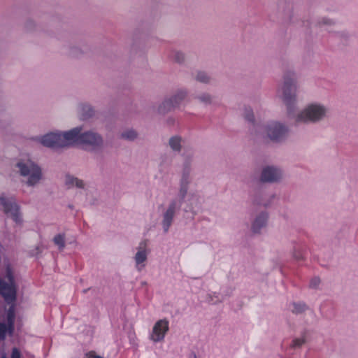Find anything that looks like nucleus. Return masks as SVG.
Here are the masks:
<instances>
[{"label":"nucleus","mask_w":358,"mask_h":358,"mask_svg":"<svg viewBox=\"0 0 358 358\" xmlns=\"http://www.w3.org/2000/svg\"><path fill=\"white\" fill-rule=\"evenodd\" d=\"M297 76L294 71L287 70L282 76L279 92L282 101L287 107L289 113H293L297 101Z\"/></svg>","instance_id":"1"},{"label":"nucleus","mask_w":358,"mask_h":358,"mask_svg":"<svg viewBox=\"0 0 358 358\" xmlns=\"http://www.w3.org/2000/svg\"><path fill=\"white\" fill-rule=\"evenodd\" d=\"M18 172L27 177V184L29 186L36 185L41 179L42 173L39 166L31 161H20L17 164Z\"/></svg>","instance_id":"2"},{"label":"nucleus","mask_w":358,"mask_h":358,"mask_svg":"<svg viewBox=\"0 0 358 358\" xmlns=\"http://www.w3.org/2000/svg\"><path fill=\"white\" fill-rule=\"evenodd\" d=\"M327 108L320 104H310L301 111L296 117V122H316L326 115Z\"/></svg>","instance_id":"3"},{"label":"nucleus","mask_w":358,"mask_h":358,"mask_svg":"<svg viewBox=\"0 0 358 358\" xmlns=\"http://www.w3.org/2000/svg\"><path fill=\"white\" fill-rule=\"evenodd\" d=\"M6 277L9 283H6L0 279V294L6 301L12 302L15 300L17 288L14 281L13 270L10 266L6 267Z\"/></svg>","instance_id":"4"},{"label":"nucleus","mask_w":358,"mask_h":358,"mask_svg":"<svg viewBox=\"0 0 358 358\" xmlns=\"http://www.w3.org/2000/svg\"><path fill=\"white\" fill-rule=\"evenodd\" d=\"M263 129L268 138L273 141H280L285 138L289 132L288 127L277 121H272L263 127Z\"/></svg>","instance_id":"5"},{"label":"nucleus","mask_w":358,"mask_h":358,"mask_svg":"<svg viewBox=\"0 0 358 358\" xmlns=\"http://www.w3.org/2000/svg\"><path fill=\"white\" fill-rule=\"evenodd\" d=\"M81 144L88 146L94 151H100L105 147L103 137L99 133L89 130L82 132Z\"/></svg>","instance_id":"6"},{"label":"nucleus","mask_w":358,"mask_h":358,"mask_svg":"<svg viewBox=\"0 0 358 358\" xmlns=\"http://www.w3.org/2000/svg\"><path fill=\"white\" fill-rule=\"evenodd\" d=\"M0 203L3 206L4 213L8 217H10L17 224L22 222V216L20 210V206L13 197H0Z\"/></svg>","instance_id":"7"},{"label":"nucleus","mask_w":358,"mask_h":358,"mask_svg":"<svg viewBox=\"0 0 358 358\" xmlns=\"http://www.w3.org/2000/svg\"><path fill=\"white\" fill-rule=\"evenodd\" d=\"M61 134L63 148L69 147L76 143H81V127H75L69 131L62 132Z\"/></svg>","instance_id":"8"},{"label":"nucleus","mask_w":358,"mask_h":358,"mask_svg":"<svg viewBox=\"0 0 358 358\" xmlns=\"http://www.w3.org/2000/svg\"><path fill=\"white\" fill-rule=\"evenodd\" d=\"M38 141L47 148H63L61 132H50L45 134L39 138Z\"/></svg>","instance_id":"9"},{"label":"nucleus","mask_w":358,"mask_h":358,"mask_svg":"<svg viewBox=\"0 0 358 358\" xmlns=\"http://www.w3.org/2000/svg\"><path fill=\"white\" fill-rule=\"evenodd\" d=\"M281 177L280 171L275 167L266 166L262 169L260 180L266 182H274Z\"/></svg>","instance_id":"10"},{"label":"nucleus","mask_w":358,"mask_h":358,"mask_svg":"<svg viewBox=\"0 0 358 358\" xmlns=\"http://www.w3.org/2000/svg\"><path fill=\"white\" fill-rule=\"evenodd\" d=\"M168 322L166 321H158L154 326L151 339L155 342L162 340L165 333L168 331Z\"/></svg>","instance_id":"11"},{"label":"nucleus","mask_w":358,"mask_h":358,"mask_svg":"<svg viewBox=\"0 0 358 358\" xmlns=\"http://www.w3.org/2000/svg\"><path fill=\"white\" fill-rule=\"evenodd\" d=\"M78 113L83 120H88L96 116V110L87 103H81L78 106Z\"/></svg>","instance_id":"12"},{"label":"nucleus","mask_w":358,"mask_h":358,"mask_svg":"<svg viewBox=\"0 0 358 358\" xmlns=\"http://www.w3.org/2000/svg\"><path fill=\"white\" fill-rule=\"evenodd\" d=\"M268 217V213L266 212H262L257 216L252 225V231L254 234H259L260 229L266 227Z\"/></svg>","instance_id":"13"},{"label":"nucleus","mask_w":358,"mask_h":358,"mask_svg":"<svg viewBox=\"0 0 358 358\" xmlns=\"http://www.w3.org/2000/svg\"><path fill=\"white\" fill-rule=\"evenodd\" d=\"M176 208V202L173 201L170 204L169 208L167 209V210L165 212V213L164 215L163 226H164V229L165 231H166L168 230L169 227H170V225L171 224V222H172V220H173V215L175 213Z\"/></svg>","instance_id":"14"},{"label":"nucleus","mask_w":358,"mask_h":358,"mask_svg":"<svg viewBox=\"0 0 358 358\" xmlns=\"http://www.w3.org/2000/svg\"><path fill=\"white\" fill-rule=\"evenodd\" d=\"M174 108L173 103L169 98L165 99L162 103L157 106L156 111L159 115H165Z\"/></svg>","instance_id":"15"},{"label":"nucleus","mask_w":358,"mask_h":358,"mask_svg":"<svg viewBox=\"0 0 358 358\" xmlns=\"http://www.w3.org/2000/svg\"><path fill=\"white\" fill-rule=\"evenodd\" d=\"M187 92L184 90H180L173 94L171 96L169 97V100L171 101L173 106L174 108L178 107L180 103L185 100L187 96Z\"/></svg>","instance_id":"16"},{"label":"nucleus","mask_w":358,"mask_h":358,"mask_svg":"<svg viewBox=\"0 0 358 358\" xmlns=\"http://www.w3.org/2000/svg\"><path fill=\"white\" fill-rule=\"evenodd\" d=\"M182 139L180 136H174L169 138V145L175 152H180L182 149Z\"/></svg>","instance_id":"17"},{"label":"nucleus","mask_w":358,"mask_h":358,"mask_svg":"<svg viewBox=\"0 0 358 358\" xmlns=\"http://www.w3.org/2000/svg\"><path fill=\"white\" fill-rule=\"evenodd\" d=\"M195 80L202 84H209L211 81V78L205 71H198L195 76Z\"/></svg>","instance_id":"18"},{"label":"nucleus","mask_w":358,"mask_h":358,"mask_svg":"<svg viewBox=\"0 0 358 358\" xmlns=\"http://www.w3.org/2000/svg\"><path fill=\"white\" fill-rule=\"evenodd\" d=\"M120 137L122 139L134 141L137 138L138 133L134 129H127L121 133Z\"/></svg>","instance_id":"19"},{"label":"nucleus","mask_w":358,"mask_h":358,"mask_svg":"<svg viewBox=\"0 0 358 358\" xmlns=\"http://www.w3.org/2000/svg\"><path fill=\"white\" fill-rule=\"evenodd\" d=\"M66 184L70 187L73 186H76L77 187L79 188L83 187V182L82 180H78V178L71 176H66Z\"/></svg>","instance_id":"20"},{"label":"nucleus","mask_w":358,"mask_h":358,"mask_svg":"<svg viewBox=\"0 0 358 358\" xmlns=\"http://www.w3.org/2000/svg\"><path fill=\"white\" fill-rule=\"evenodd\" d=\"M53 241L55 244L59 246V249L60 250H63V248L65 246V241H64V236L62 234H58L55 236Z\"/></svg>","instance_id":"21"},{"label":"nucleus","mask_w":358,"mask_h":358,"mask_svg":"<svg viewBox=\"0 0 358 358\" xmlns=\"http://www.w3.org/2000/svg\"><path fill=\"white\" fill-rule=\"evenodd\" d=\"M197 99L204 104L208 105L212 103V96L208 93H203L197 96Z\"/></svg>","instance_id":"22"},{"label":"nucleus","mask_w":358,"mask_h":358,"mask_svg":"<svg viewBox=\"0 0 358 358\" xmlns=\"http://www.w3.org/2000/svg\"><path fill=\"white\" fill-rule=\"evenodd\" d=\"M190 164L191 158L188 156H186L183 164V178H187V176L189 173Z\"/></svg>","instance_id":"23"},{"label":"nucleus","mask_w":358,"mask_h":358,"mask_svg":"<svg viewBox=\"0 0 358 358\" xmlns=\"http://www.w3.org/2000/svg\"><path fill=\"white\" fill-rule=\"evenodd\" d=\"M140 249L141 250L136 253L135 257V259L137 264H140L146 259L145 252L143 250V248L141 246Z\"/></svg>","instance_id":"24"},{"label":"nucleus","mask_w":358,"mask_h":358,"mask_svg":"<svg viewBox=\"0 0 358 358\" xmlns=\"http://www.w3.org/2000/svg\"><path fill=\"white\" fill-rule=\"evenodd\" d=\"M307 309V306L305 303H294V309L292 310V312L294 313H296V314H299V313H302L303 312H305Z\"/></svg>","instance_id":"25"},{"label":"nucleus","mask_w":358,"mask_h":358,"mask_svg":"<svg viewBox=\"0 0 358 358\" xmlns=\"http://www.w3.org/2000/svg\"><path fill=\"white\" fill-rule=\"evenodd\" d=\"M244 117L248 121H249L250 122H253L255 120V115H254L252 110L250 108H245Z\"/></svg>","instance_id":"26"},{"label":"nucleus","mask_w":358,"mask_h":358,"mask_svg":"<svg viewBox=\"0 0 358 358\" xmlns=\"http://www.w3.org/2000/svg\"><path fill=\"white\" fill-rule=\"evenodd\" d=\"M173 59L178 64H183L185 61V55L181 52H176L173 55Z\"/></svg>","instance_id":"27"},{"label":"nucleus","mask_w":358,"mask_h":358,"mask_svg":"<svg viewBox=\"0 0 358 358\" xmlns=\"http://www.w3.org/2000/svg\"><path fill=\"white\" fill-rule=\"evenodd\" d=\"M187 178H182V185H181V188H180V194L181 195V196L183 198L186 193H187Z\"/></svg>","instance_id":"28"},{"label":"nucleus","mask_w":358,"mask_h":358,"mask_svg":"<svg viewBox=\"0 0 358 358\" xmlns=\"http://www.w3.org/2000/svg\"><path fill=\"white\" fill-rule=\"evenodd\" d=\"M305 343L304 338H296L293 341V343L291 345L292 348H300Z\"/></svg>","instance_id":"29"},{"label":"nucleus","mask_w":358,"mask_h":358,"mask_svg":"<svg viewBox=\"0 0 358 358\" xmlns=\"http://www.w3.org/2000/svg\"><path fill=\"white\" fill-rule=\"evenodd\" d=\"M319 24L320 25H331L333 24V21L329 18L324 17L320 20Z\"/></svg>","instance_id":"30"},{"label":"nucleus","mask_w":358,"mask_h":358,"mask_svg":"<svg viewBox=\"0 0 358 358\" xmlns=\"http://www.w3.org/2000/svg\"><path fill=\"white\" fill-rule=\"evenodd\" d=\"M84 358H103V357L97 355L94 352L92 351V352L87 353Z\"/></svg>","instance_id":"31"},{"label":"nucleus","mask_w":358,"mask_h":358,"mask_svg":"<svg viewBox=\"0 0 358 358\" xmlns=\"http://www.w3.org/2000/svg\"><path fill=\"white\" fill-rule=\"evenodd\" d=\"M320 282V280L318 278H315L311 280L310 285L313 287H317Z\"/></svg>","instance_id":"32"},{"label":"nucleus","mask_w":358,"mask_h":358,"mask_svg":"<svg viewBox=\"0 0 358 358\" xmlns=\"http://www.w3.org/2000/svg\"><path fill=\"white\" fill-rule=\"evenodd\" d=\"M11 358H20V353L16 348L13 350Z\"/></svg>","instance_id":"33"},{"label":"nucleus","mask_w":358,"mask_h":358,"mask_svg":"<svg viewBox=\"0 0 358 358\" xmlns=\"http://www.w3.org/2000/svg\"><path fill=\"white\" fill-rule=\"evenodd\" d=\"M256 202L259 204V205H262L264 206H267L268 205V202H263L262 201L259 199H256Z\"/></svg>","instance_id":"34"},{"label":"nucleus","mask_w":358,"mask_h":358,"mask_svg":"<svg viewBox=\"0 0 358 358\" xmlns=\"http://www.w3.org/2000/svg\"><path fill=\"white\" fill-rule=\"evenodd\" d=\"M169 121L170 122V124H173L175 122L173 119H169Z\"/></svg>","instance_id":"35"},{"label":"nucleus","mask_w":358,"mask_h":358,"mask_svg":"<svg viewBox=\"0 0 358 358\" xmlns=\"http://www.w3.org/2000/svg\"><path fill=\"white\" fill-rule=\"evenodd\" d=\"M194 358H196V357H194Z\"/></svg>","instance_id":"36"},{"label":"nucleus","mask_w":358,"mask_h":358,"mask_svg":"<svg viewBox=\"0 0 358 358\" xmlns=\"http://www.w3.org/2000/svg\"><path fill=\"white\" fill-rule=\"evenodd\" d=\"M3 358H5V357H3Z\"/></svg>","instance_id":"37"}]
</instances>
